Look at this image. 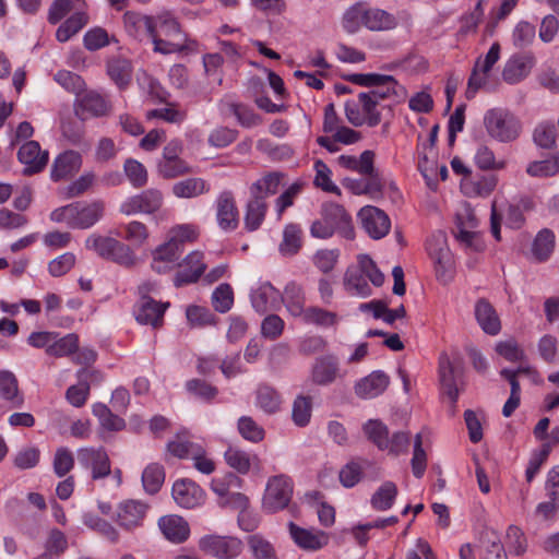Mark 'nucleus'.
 Masks as SVG:
<instances>
[{
  "mask_svg": "<svg viewBox=\"0 0 559 559\" xmlns=\"http://www.w3.org/2000/svg\"><path fill=\"white\" fill-rule=\"evenodd\" d=\"M362 430L368 440H370L380 450H385L386 447H389V429L382 421L378 419H370L364 425Z\"/></svg>",
  "mask_w": 559,
  "mask_h": 559,
  "instance_id": "obj_46",
  "label": "nucleus"
},
{
  "mask_svg": "<svg viewBox=\"0 0 559 559\" xmlns=\"http://www.w3.org/2000/svg\"><path fill=\"white\" fill-rule=\"evenodd\" d=\"M112 110L110 100L95 91L78 93L74 112L81 120L108 116Z\"/></svg>",
  "mask_w": 559,
  "mask_h": 559,
  "instance_id": "obj_14",
  "label": "nucleus"
},
{
  "mask_svg": "<svg viewBox=\"0 0 559 559\" xmlns=\"http://www.w3.org/2000/svg\"><path fill=\"white\" fill-rule=\"evenodd\" d=\"M484 126L490 138L508 143L516 140L521 133L520 120L506 108H491L485 112Z\"/></svg>",
  "mask_w": 559,
  "mask_h": 559,
  "instance_id": "obj_6",
  "label": "nucleus"
},
{
  "mask_svg": "<svg viewBox=\"0 0 559 559\" xmlns=\"http://www.w3.org/2000/svg\"><path fill=\"white\" fill-rule=\"evenodd\" d=\"M17 158L25 165L24 175H33L45 168L48 162V152L41 151L39 143L31 140L20 147Z\"/></svg>",
  "mask_w": 559,
  "mask_h": 559,
  "instance_id": "obj_20",
  "label": "nucleus"
},
{
  "mask_svg": "<svg viewBox=\"0 0 559 559\" xmlns=\"http://www.w3.org/2000/svg\"><path fill=\"white\" fill-rule=\"evenodd\" d=\"M370 307L374 308V318H382L388 324H393L396 319H401L406 316V310L403 305L396 309H389L386 304L382 300H372L370 302L360 304L359 310L361 312H367V308Z\"/></svg>",
  "mask_w": 559,
  "mask_h": 559,
  "instance_id": "obj_40",
  "label": "nucleus"
},
{
  "mask_svg": "<svg viewBox=\"0 0 559 559\" xmlns=\"http://www.w3.org/2000/svg\"><path fill=\"white\" fill-rule=\"evenodd\" d=\"M302 247V230L299 225L287 224L283 230V240L278 250L284 257H293L299 252Z\"/></svg>",
  "mask_w": 559,
  "mask_h": 559,
  "instance_id": "obj_30",
  "label": "nucleus"
},
{
  "mask_svg": "<svg viewBox=\"0 0 559 559\" xmlns=\"http://www.w3.org/2000/svg\"><path fill=\"white\" fill-rule=\"evenodd\" d=\"M95 359L96 353L88 347H80L78 336L72 334V361L83 366L76 373L78 383L72 384V406H83L90 395L91 386L103 381L102 373L91 368Z\"/></svg>",
  "mask_w": 559,
  "mask_h": 559,
  "instance_id": "obj_3",
  "label": "nucleus"
},
{
  "mask_svg": "<svg viewBox=\"0 0 559 559\" xmlns=\"http://www.w3.org/2000/svg\"><path fill=\"white\" fill-rule=\"evenodd\" d=\"M0 394L12 403L13 407H21L24 399L19 393L17 380L10 371H0Z\"/></svg>",
  "mask_w": 559,
  "mask_h": 559,
  "instance_id": "obj_42",
  "label": "nucleus"
},
{
  "mask_svg": "<svg viewBox=\"0 0 559 559\" xmlns=\"http://www.w3.org/2000/svg\"><path fill=\"white\" fill-rule=\"evenodd\" d=\"M533 140L542 148H554L557 140L556 127L549 122L539 123L534 130Z\"/></svg>",
  "mask_w": 559,
  "mask_h": 559,
  "instance_id": "obj_52",
  "label": "nucleus"
},
{
  "mask_svg": "<svg viewBox=\"0 0 559 559\" xmlns=\"http://www.w3.org/2000/svg\"><path fill=\"white\" fill-rule=\"evenodd\" d=\"M335 231L349 240L355 237L352 218L345 209L336 203H325L321 207V217L310 226V235L313 238L328 239Z\"/></svg>",
  "mask_w": 559,
  "mask_h": 559,
  "instance_id": "obj_4",
  "label": "nucleus"
},
{
  "mask_svg": "<svg viewBox=\"0 0 559 559\" xmlns=\"http://www.w3.org/2000/svg\"><path fill=\"white\" fill-rule=\"evenodd\" d=\"M168 305V302L162 304L148 296H142L135 311V319L141 324L159 328L163 324L164 313Z\"/></svg>",
  "mask_w": 559,
  "mask_h": 559,
  "instance_id": "obj_22",
  "label": "nucleus"
},
{
  "mask_svg": "<svg viewBox=\"0 0 559 559\" xmlns=\"http://www.w3.org/2000/svg\"><path fill=\"white\" fill-rule=\"evenodd\" d=\"M475 318L481 330L489 334L496 335L501 330L500 319L492 307L486 299H479L475 305Z\"/></svg>",
  "mask_w": 559,
  "mask_h": 559,
  "instance_id": "obj_26",
  "label": "nucleus"
},
{
  "mask_svg": "<svg viewBox=\"0 0 559 559\" xmlns=\"http://www.w3.org/2000/svg\"><path fill=\"white\" fill-rule=\"evenodd\" d=\"M99 511L110 515L111 520L123 531L133 532L143 526L150 506L141 500L126 499L112 511L109 502L99 501Z\"/></svg>",
  "mask_w": 559,
  "mask_h": 559,
  "instance_id": "obj_5",
  "label": "nucleus"
},
{
  "mask_svg": "<svg viewBox=\"0 0 559 559\" xmlns=\"http://www.w3.org/2000/svg\"><path fill=\"white\" fill-rule=\"evenodd\" d=\"M225 460L229 467L236 469L240 474H247L251 467L250 455L237 448H229L225 452Z\"/></svg>",
  "mask_w": 559,
  "mask_h": 559,
  "instance_id": "obj_58",
  "label": "nucleus"
},
{
  "mask_svg": "<svg viewBox=\"0 0 559 559\" xmlns=\"http://www.w3.org/2000/svg\"><path fill=\"white\" fill-rule=\"evenodd\" d=\"M124 173L135 188H142L147 182V171L145 167L138 160L127 159L124 163Z\"/></svg>",
  "mask_w": 559,
  "mask_h": 559,
  "instance_id": "obj_60",
  "label": "nucleus"
},
{
  "mask_svg": "<svg viewBox=\"0 0 559 559\" xmlns=\"http://www.w3.org/2000/svg\"><path fill=\"white\" fill-rule=\"evenodd\" d=\"M293 483L284 475L273 476L269 479L263 496L262 506L267 512H276L286 508L293 497Z\"/></svg>",
  "mask_w": 559,
  "mask_h": 559,
  "instance_id": "obj_9",
  "label": "nucleus"
},
{
  "mask_svg": "<svg viewBox=\"0 0 559 559\" xmlns=\"http://www.w3.org/2000/svg\"><path fill=\"white\" fill-rule=\"evenodd\" d=\"M338 373V362L335 356L326 355L316 360L312 368V381L319 385L332 383Z\"/></svg>",
  "mask_w": 559,
  "mask_h": 559,
  "instance_id": "obj_28",
  "label": "nucleus"
},
{
  "mask_svg": "<svg viewBox=\"0 0 559 559\" xmlns=\"http://www.w3.org/2000/svg\"><path fill=\"white\" fill-rule=\"evenodd\" d=\"M238 431L242 438L251 442H260L264 438V429L249 416L238 419Z\"/></svg>",
  "mask_w": 559,
  "mask_h": 559,
  "instance_id": "obj_54",
  "label": "nucleus"
},
{
  "mask_svg": "<svg viewBox=\"0 0 559 559\" xmlns=\"http://www.w3.org/2000/svg\"><path fill=\"white\" fill-rule=\"evenodd\" d=\"M278 297V290L270 283H264L252 293L251 302L258 312L264 313L275 308Z\"/></svg>",
  "mask_w": 559,
  "mask_h": 559,
  "instance_id": "obj_32",
  "label": "nucleus"
},
{
  "mask_svg": "<svg viewBox=\"0 0 559 559\" xmlns=\"http://www.w3.org/2000/svg\"><path fill=\"white\" fill-rule=\"evenodd\" d=\"M158 528L163 536L173 544L185 543L190 536L188 522L180 515L167 514L158 520Z\"/></svg>",
  "mask_w": 559,
  "mask_h": 559,
  "instance_id": "obj_21",
  "label": "nucleus"
},
{
  "mask_svg": "<svg viewBox=\"0 0 559 559\" xmlns=\"http://www.w3.org/2000/svg\"><path fill=\"white\" fill-rule=\"evenodd\" d=\"M536 59L532 52L513 55L504 64L502 79L509 84H516L524 80L532 71Z\"/></svg>",
  "mask_w": 559,
  "mask_h": 559,
  "instance_id": "obj_18",
  "label": "nucleus"
},
{
  "mask_svg": "<svg viewBox=\"0 0 559 559\" xmlns=\"http://www.w3.org/2000/svg\"><path fill=\"white\" fill-rule=\"evenodd\" d=\"M289 533L294 542L301 548L317 550L328 544L329 537L323 532H312L289 523Z\"/></svg>",
  "mask_w": 559,
  "mask_h": 559,
  "instance_id": "obj_27",
  "label": "nucleus"
},
{
  "mask_svg": "<svg viewBox=\"0 0 559 559\" xmlns=\"http://www.w3.org/2000/svg\"><path fill=\"white\" fill-rule=\"evenodd\" d=\"M358 103L361 106L364 116L369 127H376L381 122V114L377 109L379 103L372 99L366 93L358 95Z\"/></svg>",
  "mask_w": 559,
  "mask_h": 559,
  "instance_id": "obj_62",
  "label": "nucleus"
},
{
  "mask_svg": "<svg viewBox=\"0 0 559 559\" xmlns=\"http://www.w3.org/2000/svg\"><path fill=\"white\" fill-rule=\"evenodd\" d=\"M152 41L154 51L162 55H191L199 51V44L181 28L175 15L165 11L155 16Z\"/></svg>",
  "mask_w": 559,
  "mask_h": 559,
  "instance_id": "obj_1",
  "label": "nucleus"
},
{
  "mask_svg": "<svg viewBox=\"0 0 559 559\" xmlns=\"http://www.w3.org/2000/svg\"><path fill=\"white\" fill-rule=\"evenodd\" d=\"M76 459L79 467L90 473L94 480L102 479L111 472L109 456L103 447L81 448L78 450Z\"/></svg>",
  "mask_w": 559,
  "mask_h": 559,
  "instance_id": "obj_10",
  "label": "nucleus"
},
{
  "mask_svg": "<svg viewBox=\"0 0 559 559\" xmlns=\"http://www.w3.org/2000/svg\"><path fill=\"white\" fill-rule=\"evenodd\" d=\"M390 378L383 371H373L355 385V393L361 399H373L389 386Z\"/></svg>",
  "mask_w": 559,
  "mask_h": 559,
  "instance_id": "obj_23",
  "label": "nucleus"
},
{
  "mask_svg": "<svg viewBox=\"0 0 559 559\" xmlns=\"http://www.w3.org/2000/svg\"><path fill=\"white\" fill-rule=\"evenodd\" d=\"M186 316L191 326H205L215 323L214 314L204 307L189 306L186 310Z\"/></svg>",
  "mask_w": 559,
  "mask_h": 559,
  "instance_id": "obj_61",
  "label": "nucleus"
},
{
  "mask_svg": "<svg viewBox=\"0 0 559 559\" xmlns=\"http://www.w3.org/2000/svg\"><path fill=\"white\" fill-rule=\"evenodd\" d=\"M203 253L193 251L178 264L179 270L175 274L174 285L181 287L198 282L206 269Z\"/></svg>",
  "mask_w": 559,
  "mask_h": 559,
  "instance_id": "obj_17",
  "label": "nucleus"
},
{
  "mask_svg": "<svg viewBox=\"0 0 559 559\" xmlns=\"http://www.w3.org/2000/svg\"><path fill=\"white\" fill-rule=\"evenodd\" d=\"M358 218L364 230L376 240L383 238L391 228V221L386 213L372 205L360 209Z\"/></svg>",
  "mask_w": 559,
  "mask_h": 559,
  "instance_id": "obj_15",
  "label": "nucleus"
},
{
  "mask_svg": "<svg viewBox=\"0 0 559 559\" xmlns=\"http://www.w3.org/2000/svg\"><path fill=\"white\" fill-rule=\"evenodd\" d=\"M281 395L269 385H261L257 391V405L267 414H274L280 409Z\"/></svg>",
  "mask_w": 559,
  "mask_h": 559,
  "instance_id": "obj_49",
  "label": "nucleus"
},
{
  "mask_svg": "<svg viewBox=\"0 0 559 559\" xmlns=\"http://www.w3.org/2000/svg\"><path fill=\"white\" fill-rule=\"evenodd\" d=\"M157 173L164 179H171L189 173V166L182 159L158 160Z\"/></svg>",
  "mask_w": 559,
  "mask_h": 559,
  "instance_id": "obj_59",
  "label": "nucleus"
},
{
  "mask_svg": "<svg viewBox=\"0 0 559 559\" xmlns=\"http://www.w3.org/2000/svg\"><path fill=\"white\" fill-rule=\"evenodd\" d=\"M312 414V399L310 396L298 395L292 409V418L296 426L306 427Z\"/></svg>",
  "mask_w": 559,
  "mask_h": 559,
  "instance_id": "obj_50",
  "label": "nucleus"
},
{
  "mask_svg": "<svg viewBox=\"0 0 559 559\" xmlns=\"http://www.w3.org/2000/svg\"><path fill=\"white\" fill-rule=\"evenodd\" d=\"M163 206V192L156 188H150L124 200L120 204L119 211L128 216L141 213L157 215L158 219H164L166 218L167 212Z\"/></svg>",
  "mask_w": 559,
  "mask_h": 559,
  "instance_id": "obj_7",
  "label": "nucleus"
},
{
  "mask_svg": "<svg viewBox=\"0 0 559 559\" xmlns=\"http://www.w3.org/2000/svg\"><path fill=\"white\" fill-rule=\"evenodd\" d=\"M344 285L350 295L367 297L371 295V288L368 285L360 267L348 270L344 277Z\"/></svg>",
  "mask_w": 559,
  "mask_h": 559,
  "instance_id": "obj_43",
  "label": "nucleus"
},
{
  "mask_svg": "<svg viewBox=\"0 0 559 559\" xmlns=\"http://www.w3.org/2000/svg\"><path fill=\"white\" fill-rule=\"evenodd\" d=\"M526 173L533 177H549L559 173V154L551 159L536 160L528 164Z\"/></svg>",
  "mask_w": 559,
  "mask_h": 559,
  "instance_id": "obj_56",
  "label": "nucleus"
},
{
  "mask_svg": "<svg viewBox=\"0 0 559 559\" xmlns=\"http://www.w3.org/2000/svg\"><path fill=\"white\" fill-rule=\"evenodd\" d=\"M535 26L526 21L516 24L512 39L515 47L524 48L531 45L535 39Z\"/></svg>",
  "mask_w": 559,
  "mask_h": 559,
  "instance_id": "obj_63",
  "label": "nucleus"
},
{
  "mask_svg": "<svg viewBox=\"0 0 559 559\" xmlns=\"http://www.w3.org/2000/svg\"><path fill=\"white\" fill-rule=\"evenodd\" d=\"M109 260L124 267H132L138 262V258L132 248L117 239L114 243Z\"/></svg>",
  "mask_w": 559,
  "mask_h": 559,
  "instance_id": "obj_53",
  "label": "nucleus"
},
{
  "mask_svg": "<svg viewBox=\"0 0 559 559\" xmlns=\"http://www.w3.org/2000/svg\"><path fill=\"white\" fill-rule=\"evenodd\" d=\"M200 549L219 559H235L243 550V544L237 537L231 536H204L199 542Z\"/></svg>",
  "mask_w": 559,
  "mask_h": 559,
  "instance_id": "obj_13",
  "label": "nucleus"
},
{
  "mask_svg": "<svg viewBox=\"0 0 559 559\" xmlns=\"http://www.w3.org/2000/svg\"><path fill=\"white\" fill-rule=\"evenodd\" d=\"M212 304L216 311L227 312L234 304V292L229 284H221L212 295Z\"/></svg>",
  "mask_w": 559,
  "mask_h": 559,
  "instance_id": "obj_55",
  "label": "nucleus"
},
{
  "mask_svg": "<svg viewBox=\"0 0 559 559\" xmlns=\"http://www.w3.org/2000/svg\"><path fill=\"white\" fill-rule=\"evenodd\" d=\"M247 543L254 559H277L274 547L262 536L250 535Z\"/></svg>",
  "mask_w": 559,
  "mask_h": 559,
  "instance_id": "obj_51",
  "label": "nucleus"
},
{
  "mask_svg": "<svg viewBox=\"0 0 559 559\" xmlns=\"http://www.w3.org/2000/svg\"><path fill=\"white\" fill-rule=\"evenodd\" d=\"M266 211L267 204L263 198L251 197L245 215L246 228L250 231L258 229L264 221Z\"/></svg>",
  "mask_w": 559,
  "mask_h": 559,
  "instance_id": "obj_36",
  "label": "nucleus"
},
{
  "mask_svg": "<svg viewBox=\"0 0 559 559\" xmlns=\"http://www.w3.org/2000/svg\"><path fill=\"white\" fill-rule=\"evenodd\" d=\"M374 160V153L372 151H364L359 158L350 155H341L337 158L338 164L349 170L369 173L372 170V163Z\"/></svg>",
  "mask_w": 559,
  "mask_h": 559,
  "instance_id": "obj_45",
  "label": "nucleus"
},
{
  "mask_svg": "<svg viewBox=\"0 0 559 559\" xmlns=\"http://www.w3.org/2000/svg\"><path fill=\"white\" fill-rule=\"evenodd\" d=\"M198 238V230L189 224L177 225L167 233V240L152 252V270L158 274L167 273L179 264L186 243Z\"/></svg>",
  "mask_w": 559,
  "mask_h": 559,
  "instance_id": "obj_2",
  "label": "nucleus"
},
{
  "mask_svg": "<svg viewBox=\"0 0 559 559\" xmlns=\"http://www.w3.org/2000/svg\"><path fill=\"white\" fill-rule=\"evenodd\" d=\"M476 165L484 170L487 169H503L506 167L504 160H496L493 152L486 145L477 148L475 154Z\"/></svg>",
  "mask_w": 559,
  "mask_h": 559,
  "instance_id": "obj_64",
  "label": "nucleus"
},
{
  "mask_svg": "<svg viewBox=\"0 0 559 559\" xmlns=\"http://www.w3.org/2000/svg\"><path fill=\"white\" fill-rule=\"evenodd\" d=\"M555 249V234L548 228H544L536 235L533 246L532 253L534 258L544 262L549 259Z\"/></svg>",
  "mask_w": 559,
  "mask_h": 559,
  "instance_id": "obj_39",
  "label": "nucleus"
},
{
  "mask_svg": "<svg viewBox=\"0 0 559 559\" xmlns=\"http://www.w3.org/2000/svg\"><path fill=\"white\" fill-rule=\"evenodd\" d=\"M104 212L105 202L102 200L72 203V227L88 228L100 219Z\"/></svg>",
  "mask_w": 559,
  "mask_h": 559,
  "instance_id": "obj_19",
  "label": "nucleus"
},
{
  "mask_svg": "<svg viewBox=\"0 0 559 559\" xmlns=\"http://www.w3.org/2000/svg\"><path fill=\"white\" fill-rule=\"evenodd\" d=\"M366 12L365 26L370 31H389L397 25L396 19L384 10L366 5Z\"/></svg>",
  "mask_w": 559,
  "mask_h": 559,
  "instance_id": "obj_35",
  "label": "nucleus"
},
{
  "mask_svg": "<svg viewBox=\"0 0 559 559\" xmlns=\"http://www.w3.org/2000/svg\"><path fill=\"white\" fill-rule=\"evenodd\" d=\"M155 17L135 12H126L123 23L126 32L134 39L142 40L145 36L152 38Z\"/></svg>",
  "mask_w": 559,
  "mask_h": 559,
  "instance_id": "obj_24",
  "label": "nucleus"
},
{
  "mask_svg": "<svg viewBox=\"0 0 559 559\" xmlns=\"http://www.w3.org/2000/svg\"><path fill=\"white\" fill-rule=\"evenodd\" d=\"M200 444L192 442L187 432L182 431L175 436L173 440L167 443V451L178 459H191L193 454L199 453Z\"/></svg>",
  "mask_w": 559,
  "mask_h": 559,
  "instance_id": "obj_34",
  "label": "nucleus"
},
{
  "mask_svg": "<svg viewBox=\"0 0 559 559\" xmlns=\"http://www.w3.org/2000/svg\"><path fill=\"white\" fill-rule=\"evenodd\" d=\"M396 496V485L392 481H385L372 495L370 502L373 509L385 511L393 506Z\"/></svg>",
  "mask_w": 559,
  "mask_h": 559,
  "instance_id": "obj_44",
  "label": "nucleus"
},
{
  "mask_svg": "<svg viewBox=\"0 0 559 559\" xmlns=\"http://www.w3.org/2000/svg\"><path fill=\"white\" fill-rule=\"evenodd\" d=\"M438 372L441 391L449 397L454 407L463 386V374L447 353H442L439 357Z\"/></svg>",
  "mask_w": 559,
  "mask_h": 559,
  "instance_id": "obj_12",
  "label": "nucleus"
},
{
  "mask_svg": "<svg viewBox=\"0 0 559 559\" xmlns=\"http://www.w3.org/2000/svg\"><path fill=\"white\" fill-rule=\"evenodd\" d=\"M366 14V3L358 2L352 5L343 15L344 29L349 34L356 33L361 25L365 26Z\"/></svg>",
  "mask_w": 559,
  "mask_h": 559,
  "instance_id": "obj_47",
  "label": "nucleus"
},
{
  "mask_svg": "<svg viewBox=\"0 0 559 559\" xmlns=\"http://www.w3.org/2000/svg\"><path fill=\"white\" fill-rule=\"evenodd\" d=\"M477 226V219L471 212L456 215L455 238L467 247H474V239L477 234L473 230Z\"/></svg>",
  "mask_w": 559,
  "mask_h": 559,
  "instance_id": "obj_33",
  "label": "nucleus"
},
{
  "mask_svg": "<svg viewBox=\"0 0 559 559\" xmlns=\"http://www.w3.org/2000/svg\"><path fill=\"white\" fill-rule=\"evenodd\" d=\"M426 249L433 261L437 278L448 282L451 277L453 259L448 247L445 233L439 230L432 234L427 240Z\"/></svg>",
  "mask_w": 559,
  "mask_h": 559,
  "instance_id": "obj_8",
  "label": "nucleus"
},
{
  "mask_svg": "<svg viewBox=\"0 0 559 559\" xmlns=\"http://www.w3.org/2000/svg\"><path fill=\"white\" fill-rule=\"evenodd\" d=\"M165 480V471L160 464L152 463L142 474V483L146 492L156 493Z\"/></svg>",
  "mask_w": 559,
  "mask_h": 559,
  "instance_id": "obj_48",
  "label": "nucleus"
},
{
  "mask_svg": "<svg viewBox=\"0 0 559 559\" xmlns=\"http://www.w3.org/2000/svg\"><path fill=\"white\" fill-rule=\"evenodd\" d=\"M216 215L222 229L233 230L238 226V210L231 192H223L218 197Z\"/></svg>",
  "mask_w": 559,
  "mask_h": 559,
  "instance_id": "obj_25",
  "label": "nucleus"
},
{
  "mask_svg": "<svg viewBox=\"0 0 559 559\" xmlns=\"http://www.w3.org/2000/svg\"><path fill=\"white\" fill-rule=\"evenodd\" d=\"M171 496L175 502L185 509L197 508L201 506L205 499L203 489L197 483L187 478L175 481Z\"/></svg>",
  "mask_w": 559,
  "mask_h": 559,
  "instance_id": "obj_16",
  "label": "nucleus"
},
{
  "mask_svg": "<svg viewBox=\"0 0 559 559\" xmlns=\"http://www.w3.org/2000/svg\"><path fill=\"white\" fill-rule=\"evenodd\" d=\"M302 321L322 329L334 328L338 324L340 317L336 312L320 307H309L302 317Z\"/></svg>",
  "mask_w": 559,
  "mask_h": 559,
  "instance_id": "obj_37",
  "label": "nucleus"
},
{
  "mask_svg": "<svg viewBox=\"0 0 559 559\" xmlns=\"http://www.w3.org/2000/svg\"><path fill=\"white\" fill-rule=\"evenodd\" d=\"M284 177L285 175L281 171H271L263 175L260 179L251 185V197H260L265 200L267 195L275 194L278 191Z\"/></svg>",
  "mask_w": 559,
  "mask_h": 559,
  "instance_id": "obj_29",
  "label": "nucleus"
},
{
  "mask_svg": "<svg viewBox=\"0 0 559 559\" xmlns=\"http://www.w3.org/2000/svg\"><path fill=\"white\" fill-rule=\"evenodd\" d=\"M282 299L292 316L301 318L305 316V296L300 286L295 283L288 284L285 287Z\"/></svg>",
  "mask_w": 559,
  "mask_h": 559,
  "instance_id": "obj_38",
  "label": "nucleus"
},
{
  "mask_svg": "<svg viewBox=\"0 0 559 559\" xmlns=\"http://www.w3.org/2000/svg\"><path fill=\"white\" fill-rule=\"evenodd\" d=\"M206 191V182L201 178H187L176 182L171 188L173 194L182 199L197 198Z\"/></svg>",
  "mask_w": 559,
  "mask_h": 559,
  "instance_id": "obj_41",
  "label": "nucleus"
},
{
  "mask_svg": "<svg viewBox=\"0 0 559 559\" xmlns=\"http://www.w3.org/2000/svg\"><path fill=\"white\" fill-rule=\"evenodd\" d=\"M107 74L118 87L124 88L131 81L132 64L128 59L114 57L107 61Z\"/></svg>",
  "mask_w": 559,
  "mask_h": 559,
  "instance_id": "obj_31",
  "label": "nucleus"
},
{
  "mask_svg": "<svg viewBox=\"0 0 559 559\" xmlns=\"http://www.w3.org/2000/svg\"><path fill=\"white\" fill-rule=\"evenodd\" d=\"M500 58V45L493 43L486 53V56L479 57L472 70L471 76L467 82V88L465 95L468 99L475 97L479 88L485 86L488 82L489 72L492 67L497 63Z\"/></svg>",
  "mask_w": 559,
  "mask_h": 559,
  "instance_id": "obj_11",
  "label": "nucleus"
},
{
  "mask_svg": "<svg viewBox=\"0 0 559 559\" xmlns=\"http://www.w3.org/2000/svg\"><path fill=\"white\" fill-rule=\"evenodd\" d=\"M124 239L135 247H142L150 237L147 226L139 221H132L124 226Z\"/></svg>",
  "mask_w": 559,
  "mask_h": 559,
  "instance_id": "obj_57",
  "label": "nucleus"
}]
</instances>
